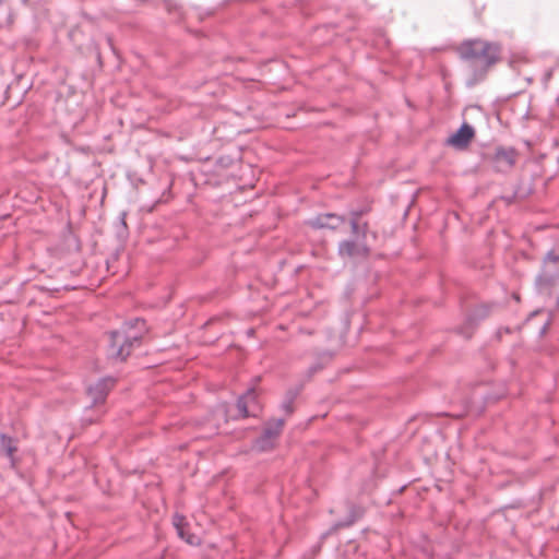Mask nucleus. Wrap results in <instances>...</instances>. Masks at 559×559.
Instances as JSON below:
<instances>
[{"label": "nucleus", "mask_w": 559, "mask_h": 559, "mask_svg": "<svg viewBox=\"0 0 559 559\" xmlns=\"http://www.w3.org/2000/svg\"><path fill=\"white\" fill-rule=\"evenodd\" d=\"M284 419H276L270 421L264 430V433L261 438L257 440L255 447L261 451H266L272 448L273 440L281 433Z\"/></svg>", "instance_id": "nucleus-5"}, {"label": "nucleus", "mask_w": 559, "mask_h": 559, "mask_svg": "<svg viewBox=\"0 0 559 559\" xmlns=\"http://www.w3.org/2000/svg\"><path fill=\"white\" fill-rule=\"evenodd\" d=\"M459 53L473 72L474 79L479 80L499 60L500 48L496 44L475 39L462 44Z\"/></svg>", "instance_id": "nucleus-1"}, {"label": "nucleus", "mask_w": 559, "mask_h": 559, "mask_svg": "<svg viewBox=\"0 0 559 559\" xmlns=\"http://www.w3.org/2000/svg\"><path fill=\"white\" fill-rule=\"evenodd\" d=\"M115 380L112 378H104L94 385L87 388V394L94 404L103 403L108 392L114 388Z\"/></svg>", "instance_id": "nucleus-6"}, {"label": "nucleus", "mask_w": 559, "mask_h": 559, "mask_svg": "<svg viewBox=\"0 0 559 559\" xmlns=\"http://www.w3.org/2000/svg\"><path fill=\"white\" fill-rule=\"evenodd\" d=\"M3 0H0V2L2 3Z\"/></svg>", "instance_id": "nucleus-18"}, {"label": "nucleus", "mask_w": 559, "mask_h": 559, "mask_svg": "<svg viewBox=\"0 0 559 559\" xmlns=\"http://www.w3.org/2000/svg\"><path fill=\"white\" fill-rule=\"evenodd\" d=\"M531 314H533V316L539 314V311L535 310V311L531 312Z\"/></svg>", "instance_id": "nucleus-17"}, {"label": "nucleus", "mask_w": 559, "mask_h": 559, "mask_svg": "<svg viewBox=\"0 0 559 559\" xmlns=\"http://www.w3.org/2000/svg\"><path fill=\"white\" fill-rule=\"evenodd\" d=\"M547 328H548V323L544 324L542 330H540V334H545L546 331H547Z\"/></svg>", "instance_id": "nucleus-16"}, {"label": "nucleus", "mask_w": 559, "mask_h": 559, "mask_svg": "<svg viewBox=\"0 0 559 559\" xmlns=\"http://www.w3.org/2000/svg\"><path fill=\"white\" fill-rule=\"evenodd\" d=\"M238 415L235 418H246L249 416H257L261 411V406L258 402V394L254 388L249 389L237 402Z\"/></svg>", "instance_id": "nucleus-4"}, {"label": "nucleus", "mask_w": 559, "mask_h": 559, "mask_svg": "<svg viewBox=\"0 0 559 559\" xmlns=\"http://www.w3.org/2000/svg\"><path fill=\"white\" fill-rule=\"evenodd\" d=\"M344 216H338L336 214L328 213L317 216L316 218L309 221V224L314 228H330L336 229L342 224L345 223Z\"/></svg>", "instance_id": "nucleus-9"}, {"label": "nucleus", "mask_w": 559, "mask_h": 559, "mask_svg": "<svg viewBox=\"0 0 559 559\" xmlns=\"http://www.w3.org/2000/svg\"><path fill=\"white\" fill-rule=\"evenodd\" d=\"M297 393L296 392H288L284 402L282 403V408L283 411H285V413L287 415L292 414L294 408H293V403H294V400L296 397Z\"/></svg>", "instance_id": "nucleus-14"}, {"label": "nucleus", "mask_w": 559, "mask_h": 559, "mask_svg": "<svg viewBox=\"0 0 559 559\" xmlns=\"http://www.w3.org/2000/svg\"><path fill=\"white\" fill-rule=\"evenodd\" d=\"M359 215L360 214L358 212H353L352 213V219H350L352 231L355 235H358L360 233H362V235H365L366 234L367 225L365 224L364 228L362 229L360 228V225L358 223Z\"/></svg>", "instance_id": "nucleus-13"}, {"label": "nucleus", "mask_w": 559, "mask_h": 559, "mask_svg": "<svg viewBox=\"0 0 559 559\" xmlns=\"http://www.w3.org/2000/svg\"><path fill=\"white\" fill-rule=\"evenodd\" d=\"M474 136V128L468 123H463L461 128L448 139V143L456 148H465Z\"/></svg>", "instance_id": "nucleus-7"}, {"label": "nucleus", "mask_w": 559, "mask_h": 559, "mask_svg": "<svg viewBox=\"0 0 559 559\" xmlns=\"http://www.w3.org/2000/svg\"><path fill=\"white\" fill-rule=\"evenodd\" d=\"M0 452L9 459L12 465H14V453L16 452V447L12 438L5 435L0 436Z\"/></svg>", "instance_id": "nucleus-12"}, {"label": "nucleus", "mask_w": 559, "mask_h": 559, "mask_svg": "<svg viewBox=\"0 0 559 559\" xmlns=\"http://www.w3.org/2000/svg\"><path fill=\"white\" fill-rule=\"evenodd\" d=\"M145 331L146 323L140 317L126 322L121 330L112 331L109 335V357L124 360L130 355L131 348L142 340Z\"/></svg>", "instance_id": "nucleus-2"}, {"label": "nucleus", "mask_w": 559, "mask_h": 559, "mask_svg": "<svg viewBox=\"0 0 559 559\" xmlns=\"http://www.w3.org/2000/svg\"><path fill=\"white\" fill-rule=\"evenodd\" d=\"M559 282V257L549 253L545 261L542 274L538 276L536 284L538 290L548 294Z\"/></svg>", "instance_id": "nucleus-3"}, {"label": "nucleus", "mask_w": 559, "mask_h": 559, "mask_svg": "<svg viewBox=\"0 0 559 559\" xmlns=\"http://www.w3.org/2000/svg\"><path fill=\"white\" fill-rule=\"evenodd\" d=\"M361 515V511L359 508H353L352 510V519L346 523H341L338 526H347L355 522L356 519H358Z\"/></svg>", "instance_id": "nucleus-15"}, {"label": "nucleus", "mask_w": 559, "mask_h": 559, "mask_svg": "<svg viewBox=\"0 0 559 559\" xmlns=\"http://www.w3.org/2000/svg\"><path fill=\"white\" fill-rule=\"evenodd\" d=\"M338 253L342 257H366L369 253V249L366 246L346 240L340 243Z\"/></svg>", "instance_id": "nucleus-11"}, {"label": "nucleus", "mask_w": 559, "mask_h": 559, "mask_svg": "<svg viewBox=\"0 0 559 559\" xmlns=\"http://www.w3.org/2000/svg\"><path fill=\"white\" fill-rule=\"evenodd\" d=\"M518 153L512 147H498L496 150L493 162L499 170L511 168L516 162Z\"/></svg>", "instance_id": "nucleus-8"}, {"label": "nucleus", "mask_w": 559, "mask_h": 559, "mask_svg": "<svg viewBox=\"0 0 559 559\" xmlns=\"http://www.w3.org/2000/svg\"><path fill=\"white\" fill-rule=\"evenodd\" d=\"M173 524L177 531L178 536L185 539L188 544L195 545L199 543V538L188 532L189 523L183 515L175 514L173 518Z\"/></svg>", "instance_id": "nucleus-10"}]
</instances>
